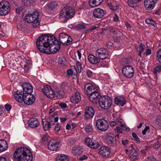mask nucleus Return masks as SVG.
Wrapping results in <instances>:
<instances>
[{"label":"nucleus","instance_id":"nucleus-1","mask_svg":"<svg viewBox=\"0 0 161 161\" xmlns=\"http://www.w3.org/2000/svg\"><path fill=\"white\" fill-rule=\"evenodd\" d=\"M36 44L41 52L48 54L57 52L60 47L55 36L49 34L42 35L40 36L37 39Z\"/></svg>","mask_w":161,"mask_h":161},{"label":"nucleus","instance_id":"nucleus-2","mask_svg":"<svg viewBox=\"0 0 161 161\" xmlns=\"http://www.w3.org/2000/svg\"><path fill=\"white\" fill-rule=\"evenodd\" d=\"M14 158L17 161H32V156L31 152L26 147L19 148L14 154Z\"/></svg>","mask_w":161,"mask_h":161},{"label":"nucleus","instance_id":"nucleus-3","mask_svg":"<svg viewBox=\"0 0 161 161\" xmlns=\"http://www.w3.org/2000/svg\"><path fill=\"white\" fill-rule=\"evenodd\" d=\"M39 13L37 11L32 13L28 12L26 13L24 18L25 21L28 23H32V25L34 28L37 27L39 24L38 19Z\"/></svg>","mask_w":161,"mask_h":161},{"label":"nucleus","instance_id":"nucleus-4","mask_svg":"<svg viewBox=\"0 0 161 161\" xmlns=\"http://www.w3.org/2000/svg\"><path fill=\"white\" fill-rule=\"evenodd\" d=\"M75 13L72 7L66 6L64 7L60 13L59 19L61 22H66L70 18H72Z\"/></svg>","mask_w":161,"mask_h":161},{"label":"nucleus","instance_id":"nucleus-5","mask_svg":"<svg viewBox=\"0 0 161 161\" xmlns=\"http://www.w3.org/2000/svg\"><path fill=\"white\" fill-rule=\"evenodd\" d=\"M98 103L102 108L107 109L111 106L112 101L109 97L105 96L100 97L98 99Z\"/></svg>","mask_w":161,"mask_h":161},{"label":"nucleus","instance_id":"nucleus-6","mask_svg":"<svg viewBox=\"0 0 161 161\" xmlns=\"http://www.w3.org/2000/svg\"><path fill=\"white\" fill-rule=\"evenodd\" d=\"M11 9L10 5L7 0L0 2V15H5L8 13Z\"/></svg>","mask_w":161,"mask_h":161},{"label":"nucleus","instance_id":"nucleus-7","mask_svg":"<svg viewBox=\"0 0 161 161\" xmlns=\"http://www.w3.org/2000/svg\"><path fill=\"white\" fill-rule=\"evenodd\" d=\"M95 124L98 129L102 131H106L109 128L108 123L106 120L103 119H97Z\"/></svg>","mask_w":161,"mask_h":161},{"label":"nucleus","instance_id":"nucleus-8","mask_svg":"<svg viewBox=\"0 0 161 161\" xmlns=\"http://www.w3.org/2000/svg\"><path fill=\"white\" fill-rule=\"evenodd\" d=\"M122 74L125 77L130 78L134 75V69L131 66L128 64L124 66L122 68Z\"/></svg>","mask_w":161,"mask_h":161},{"label":"nucleus","instance_id":"nucleus-9","mask_svg":"<svg viewBox=\"0 0 161 161\" xmlns=\"http://www.w3.org/2000/svg\"><path fill=\"white\" fill-rule=\"evenodd\" d=\"M59 40L60 42L64 46L70 45L72 41V38L64 33H62L59 34Z\"/></svg>","mask_w":161,"mask_h":161},{"label":"nucleus","instance_id":"nucleus-10","mask_svg":"<svg viewBox=\"0 0 161 161\" xmlns=\"http://www.w3.org/2000/svg\"><path fill=\"white\" fill-rule=\"evenodd\" d=\"M95 55L99 59H104L108 57L109 53L106 49L100 48L96 50Z\"/></svg>","mask_w":161,"mask_h":161},{"label":"nucleus","instance_id":"nucleus-11","mask_svg":"<svg viewBox=\"0 0 161 161\" xmlns=\"http://www.w3.org/2000/svg\"><path fill=\"white\" fill-rule=\"evenodd\" d=\"M42 91L43 94L49 98L52 99L55 97V92L48 85L44 86L43 88L42 89Z\"/></svg>","mask_w":161,"mask_h":161},{"label":"nucleus","instance_id":"nucleus-12","mask_svg":"<svg viewBox=\"0 0 161 161\" xmlns=\"http://www.w3.org/2000/svg\"><path fill=\"white\" fill-rule=\"evenodd\" d=\"M85 143L88 147L93 149L97 148L100 146L98 142L92 138H89L85 139Z\"/></svg>","mask_w":161,"mask_h":161},{"label":"nucleus","instance_id":"nucleus-13","mask_svg":"<svg viewBox=\"0 0 161 161\" xmlns=\"http://www.w3.org/2000/svg\"><path fill=\"white\" fill-rule=\"evenodd\" d=\"M105 141L108 144L112 147H114L116 145V137L112 133H109L107 135Z\"/></svg>","mask_w":161,"mask_h":161},{"label":"nucleus","instance_id":"nucleus-14","mask_svg":"<svg viewBox=\"0 0 161 161\" xmlns=\"http://www.w3.org/2000/svg\"><path fill=\"white\" fill-rule=\"evenodd\" d=\"M94 109L91 107H87L85 109L84 117L87 120L92 118L95 114Z\"/></svg>","mask_w":161,"mask_h":161},{"label":"nucleus","instance_id":"nucleus-15","mask_svg":"<svg viewBox=\"0 0 161 161\" xmlns=\"http://www.w3.org/2000/svg\"><path fill=\"white\" fill-rule=\"evenodd\" d=\"M110 149L106 146L101 147L99 149L98 154L101 156L105 157L108 156L110 154Z\"/></svg>","mask_w":161,"mask_h":161},{"label":"nucleus","instance_id":"nucleus-16","mask_svg":"<svg viewBox=\"0 0 161 161\" xmlns=\"http://www.w3.org/2000/svg\"><path fill=\"white\" fill-rule=\"evenodd\" d=\"M60 143L54 140H51L48 142V147L51 150H57L60 147Z\"/></svg>","mask_w":161,"mask_h":161},{"label":"nucleus","instance_id":"nucleus-17","mask_svg":"<svg viewBox=\"0 0 161 161\" xmlns=\"http://www.w3.org/2000/svg\"><path fill=\"white\" fill-rule=\"evenodd\" d=\"M24 98V102L27 105H30L31 104L35 101V97L34 95L31 94V93L27 94H25Z\"/></svg>","mask_w":161,"mask_h":161},{"label":"nucleus","instance_id":"nucleus-18","mask_svg":"<svg viewBox=\"0 0 161 161\" xmlns=\"http://www.w3.org/2000/svg\"><path fill=\"white\" fill-rule=\"evenodd\" d=\"M85 92L87 95L97 92V89L91 83L86 84L84 86Z\"/></svg>","mask_w":161,"mask_h":161},{"label":"nucleus","instance_id":"nucleus-19","mask_svg":"<svg viewBox=\"0 0 161 161\" xmlns=\"http://www.w3.org/2000/svg\"><path fill=\"white\" fill-rule=\"evenodd\" d=\"M89 100L93 103H97L98 99L100 97L99 93L98 92L97 90V92L91 93L88 95Z\"/></svg>","mask_w":161,"mask_h":161},{"label":"nucleus","instance_id":"nucleus-20","mask_svg":"<svg viewBox=\"0 0 161 161\" xmlns=\"http://www.w3.org/2000/svg\"><path fill=\"white\" fill-rule=\"evenodd\" d=\"M157 0H145L144 4L145 8L148 10H152Z\"/></svg>","mask_w":161,"mask_h":161},{"label":"nucleus","instance_id":"nucleus-21","mask_svg":"<svg viewBox=\"0 0 161 161\" xmlns=\"http://www.w3.org/2000/svg\"><path fill=\"white\" fill-rule=\"evenodd\" d=\"M28 124L29 126L32 128H36L40 125L38 120L36 118H31L28 121Z\"/></svg>","mask_w":161,"mask_h":161},{"label":"nucleus","instance_id":"nucleus-22","mask_svg":"<svg viewBox=\"0 0 161 161\" xmlns=\"http://www.w3.org/2000/svg\"><path fill=\"white\" fill-rule=\"evenodd\" d=\"M22 87L26 94H31L33 92V88L31 84L28 83L26 82L23 83Z\"/></svg>","mask_w":161,"mask_h":161},{"label":"nucleus","instance_id":"nucleus-23","mask_svg":"<svg viewBox=\"0 0 161 161\" xmlns=\"http://www.w3.org/2000/svg\"><path fill=\"white\" fill-rule=\"evenodd\" d=\"M104 14V10L100 8L95 9L93 12L94 16L97 18L100 19L102 18Z\"/></svg>","mask_w":161,"mask_h":161},{"label":"nucleus","instance_id":"nucleus-24","mask_svg":"<svg viewBox=\"0 0 161 161\" xmlns=\"http://www.w3.org/2000/svg\"><path fill=\"white\" fill-rule=\"evenodd\" d=\"M129 157L131 161H134L138 159L139 156V152L135 149L130 150Z\"/></svg>","mask_w":161,"mask_h":161},{"label":"nucleus","instance_id":"nucleus-25","mask_svg":"<svg viewBox=\"0 0 161 161\" xmlns=\"http://www.w3.org/2000/svg\"><path fill=\"white\" fill-rule=\"evenodd\" d=\"M114 102L117 105L123 106L126 103V99L123 96H117L114 99Z\"/></svg>","mask_w":161,"mask_h":161},{"label":"nucleus","instance_id":"nucleus-26","mask_svg":"<svg viewBox=\"0 0 161 161\" xmlns=\"http://www.w3.org/2000/svg\"><path fill=\"white\" fill-rule=\"evenodd\" d=\"M25 94L22 92L17 91L14 95V97L16 100L19 102H22L24 101Z\"/></svg>","mask_w":161,"mask_h":161},{"label":"nucleus","instance_id":"nucleus-27","mask_svg":"<svg viewBox=\"0 0 161 161\" xmlns=\"http://www.w3.org/2000/svg\"><path fill=\"white\" fill-rule=\"evenodd\" d=\"M81 98L80 94L79 92H76L70 98L71 102L74 104L78 103L81 100Z\"/></svg>","mask_w":161,"mask_h":161},{"label":"nucleus","instance_id":"nucleus-28","mask_svg":"<svg viewBox=\"0 0 161 161\" xmlns=\"http://www.w3.org/2000/svg\"><path fill=\"white\" fill-rule=\"evenodd\" d=\"M88 59L92 64H96L100 62V59L96 56L90 54L88 56Z\"/></svg>","mask_w":161,"mask_h":161},{"label":"nucleus","instance_id":"nucleus-29","mask_svg":"<svg viewBox=\"0 0 161 161\" xmlns=\"http://www.w3.org/2000/svg\"><path fill=\"white\" fill-rule=\"evenodd\" d=\"M82 149L78 146H75L73 147L72 153L75 155H79L82 154Z\"/></svg>","mask_w":161,"mask_h":161},{"label":"nucleus","instance_id":"nucleus-30","mask_svg":"<svg viewBox=\"0 0 161 161\" xmlns=\"http://www.w3.org/2000/svg\"><path fill=\"white\" fill-rule=\"evenodd\" d=\"M103 1V0H90L89 3L91 7L93 8L100 5Z\"/></svg>","mask_w":161,"mask_h":161},{"label":"nucleus","instance_id":"nucleus-31","mask_svg":"<svg viewBox=\"0 0 161 161\" xmlns=\"http://www.w3.org/2000/svg\"><path fill=\"white\" fill-rule=\"evenodd\" d=\"M8 148V144L4 140H0V153L5 151Z\"/></svg>","mask_w":161,"mask_h":161},{"label":"nucleus","instance_id":"nucleus-32","mask_svg":"<svg viewBox=\"0 0 161 161\" xmlns=\"http://www.w3.org/2000/svg\"><path fill=\"white\" fill-rule=\"evenodd\" d=\"M67 155L64 154L58 155L56 158V161H68Z\"/></svg>","mask_w":161,"mask_h":161},{"label":"nucleus","instance_id":"nucleus-33","mask_svg":"<svg viewBox=\"0 0 161 161\" xmlns=\"http://www.w3.org/2000/svg\"><path fill=\"white\" fill-rule=\"evenodd\" d=\"M48 8L51 10L56 8L58 6L57 2L55 1H53L49 2L47 4Z\"/></svg>","mask_w":161,"mask_h":161},{"label":"nucleus","instance_id":"nucleus-34","mask_svg":"<svg viewBox=\"0 0 161 161\" xmlns=\"http://www.w3.org/2000/svg\"><path fill=\"white\" fill-rule=\"evenodd\" d=\"M142 0H127L128 5L130 7L134 8L138 3L141 2Z\"/></svg>","mask_w":161,"mask_h":161},{"label":"nucleus","instance_id":"nucleus-35","mask_svg":"<svg viewBox=\"0 0 161 161\" xmlns=\"http://www.w3.org/2000/svg\"><path fill=\"white\" fill-rule=\"evenodd\" d=\"M116 121L117 122V124L118 125H120L123 130H127V127L122 119L118 118L116 119Z\"/></svg>","mask_w":161,"mask_h":161},{"label":"nucleus","instance_id":"nucleus-36","mask_svg":"<svg viewBox=\"0 0 161 161\" xmlns=\"http://www.w3.org/2000/svg\"><path fill=\"white\" fill-rule=\"evenodd\" d=\"M64 93L63 91L58 90L55 92V96L58 99H60L64 97Z\"/></svg>","mask_w":161,"mask_h":161},{"label":"nucleus","instance_id":"nucleus-37","mask_svg":"<svg viewBox=\"0 0 161 161\" xmlns=\"http://www.w3.org/2000/svg\"><path fill=\"white\" fill-rule=\"evenodd\" d=\"M32 67V63L30 60L27 61L26 64L24 65V70L26 72H28L30 69Z\"/></svg>","mask_w":161,"mask_h":161},{"label":"nucleus","instance_id":"nucleus-38","mask_svg":"<svg viewBox=\"0 0 161 161\" xmlns=\"http://www.w3.org/2000/svg\"><path fill=\"white\" fill-rule=\"evenodd\" d=\"M108 5L111 9L114 11L117 10L119 8V6L116 3H108Z\"/></svg>","mask_w":161,"mask_h":161},{"label":"nucleus","instance_id":"nucleus-39","mask_svg":"<svg viewBox=\"0 0 161 161\" xmlns=\"http://www.w3.org/2000/svg\"><path fill=\"white\" fill-rule=\"evenodd\" d=\"M145 22L146 24H150L153 26L155 27L156 25V23L153 19L151 18H147L145 20Z\"/></svg>","mask_w":161,"mask_h":161},{"label":"nucleus","instance_id":"nucleus-40","mask_svg":"<svg viewBox=\"0 0 161 161\" xmlns=\"http://www.w3.org/2000/svg\"><path fill=\"white\" fill-rule=\"evenodd\" d=\"M58 119V118L56 116V115L55 114L50 115L48 116V121H54L55 122H57Z\"/></svg>","mask_w":161,"mask_h":161},{"label":"nucleus","instance_id":"nucleus-41","mask_svg":"<svg viewBox=\"0 0 161 161\" xmlns=\"http://www.w3.org/2000/svg\"><path fill=\"white\" fill-rule=\"evenodd\" d=\"M157 139V141L153 145V147L155 148H159L161 145V136H159Z\"/></svg>","mask_w":161,"mask_h":161},{"label":"nucleus","instance_id":"nucleus-42","mask_svg":"<svg viewBox=\"0 0 161 161\" xmlns=\"http://www.w3.org/2000/svg\"><path fill=\"white\" fill-rule=\"evenodd\" d=\"M153 72L156 75L161 74V65H158L154 68Z\"/></svg>","mask_w":161,"mask_h":161},{"label":"nucleus","instance_id":"nucleus-43","mask_svg":"<svg viewBox=\"0 0 161 161\" xmlns=\"http://www.w3.org/2000/svg\"><path fill=\"white\" fill-rule=\"evenodd\" d=\"M59 64L61 66H64L66 63V60L65 58L64 57H60L58 60Z\"/></svg>","mask_w":161,"mask_h":161},{"label":"nucleus","instance_id":"nucleus-44","mask_svg":"<svg viewBox=\"0 0 161 161\" xmlns=\"http://www.w3.org/2000/svg\"><path fill=\"white\" fill-rule=\"evenodd\" d=\"M76 142L75 140L73 138H68L67 143L68 145L71 146L74 144Z\"/></svg>","mask_w":161,"mask_h":161},{"label":"nucleus","instance_id":"nucleus-45","mask_svg":"<svg viewBox=\"0 0 161 161\" xmlns=\"http://www.w3.org/2000/svg\"><path fill=\"white\" fill-rule=\"evenodd\" d=\"M75 28L78 30L80 31H83L86 28V26L83 24H79L76 25Z\"/></svg>","mask_w":161,"mask_h":161},{"label":"nucleus","instance_id":"nucleus-46","mask_svg":"<svg viewBox=\"0 0 161 161\" xmlns=\"http://www.w3.org/2000/svg\"><path fill=\"white\" fill-rule=\"evenodd\" d=\"M130 62L128 58H123L120 61V63L121 65L124 66L128 64Z\"/></svg>","mask_w":161,"mask_h":161},{"label":"nucleus","instance_id":"nucleus-47","mask_svg":"<svg viewBox=\"0 0 161 161\" xmlns=\"http://www.w3.org/2000/svg\"><path fill=\"white\" fill-rule=\"evenodd\" d=\"M43 129L45 131L47 130L50 128V125L48 121L45 122H43Z\"/></svg>","mask_w":161,"mask_h":161},{"label":"nucleus","instance_id":"nucleus-48","mask_svg":"<svg viewBox=\"0 0 161 161\" xmlns=\"http://www.w3.org/2000/svg\"><path fill=\"white\" fill-rule=\"evenodd\" d=\"M85 130L87 133H90L92 131L93 128L92 125H89L85 128Z\"/></svg>","mask_w":161,"mask_h":161},{"label":"nucleus","instance_id":"nucleus-49","mask_svg":"<svg viewBox=\"0 0 161 161\" xmlns=\"http://www.w3.org/2000/svg\"><path fill=\"white\" fill-rule=\"evenodd\" d=\"M156 54L158 59L159 62L161 63V49L157 52Z\"/></svg>","mask_w":161,"mask_h":161},{"label":"nucleus","instance_id":"nucleus-50","mask_svg":"<svg viewBox=\"0 0 161 161\" xmlns=\"http://www.w3.org/2000/svg\"><path fill=\"white\" fill-rule=\"evenodd\" d=\"M25 5H27L31 3L35 2V0H21Z\"/></svg>","mask_w":161,"mask_h":161},{"label":"nucleus","instance_id":"nucleus-51","mask_svg":"<svg viewBox=\"0 0 161 161\" xmlns=\"http://www.w3.org/2000/svg\"><path fill=\"white\" fill-rule=\"evenodd\" d=\"M132 136L137 143H139L140 142V139L135 133H132Z\"/></svg>","mask_w":161,"mask_h":161},{"label":"nucleus","instance_id":"nucleus-52","mask_svg":"<svg viewBox=\"0 0 161 161\" xmlns=\"http://www.w3.org/2000/svg\"><path fill=\"white\" fill-rule=\"evenodd\" d=\"M129 140L123 138L121 141V142L125 146L127 147L128 145Z\"/></svg>","mask_w":161,"mask_h":161},{"label":"nucleus","instance_id":"nucleus-53","mask_svg":"<svg viewBox=\"0 0 161 161\" xmlns=\"http://www.w3.org/2000/svg\"><path fill=\"white\" fill-rule=\"evenodd\" d=\"M76 65L78 69L79 72H80L81 71V65L79 61H78L76 63Z\"/></svg>","mask_w":161,"mask_h":161},{"label":"nucleus","instance_id":"nucleus-54","mask_svg":"<svg viewBox=\"0 0 161 161\" xmlns=\"http://www.w3.org/2000/svg\"><path fill=\"white\" fill-rule=\"evenodd\" d=\"M139 48L140 49L138 51H143L145 49V46L142 43H141L139 46Z\"/></svg>","mask_w":161,"mask_h":161},{"label":"nucleus","instance_id":"nucleus-55","mask_svg":"<svg viewBox=\"0 0 161 161\" xmlns=\"http://www.w3.org/2000/svg\"><path fill=\"white\" fill-rule=\"evenodd\" d=\"M54 130L56 131H58L60 130V125L59 123H57L55 126Z\"/></svg>","mask_w":161,"mask_h":161},{"label":"nucleus","instance_id":"nucleus-56","mask_svg":"<svg viewBox=\"0 0 161 161\" xmlns=\"http://www.w3.org/2000/svg\"><path fill=\"white\" fill-rule=\"evenodd\" d=\"M151 50L150 49H147L146 50V52L144 53V55H146V56L150 55L151 53Z\"/></svg>","mask_w":161,"mask_h":161},{"label":"nucleus","instance_id":"nucleus-57","mask_svg":"<svg viewBox=\"0 0 161 161\" xmlns=\"http://www.w3.org/2000/svg\"><path fill=\"white\" fill-rule=\"evenodd\" d=\"M93 75V72L92 71L90 70H87V76L89 77H91V76H92Z\"/></svg>","mask_w":161,"mask_h":161},{"label":"nucleus","instance_id":"nucleus-58","mask_svg":"<svg viewBox=\"0 0 161 161\" xmlns=\"http://www.w3.org/2000/svg\"><path fill=\"white\" fill-rule=\"evenodd\" d=\"M5 110L4 108L0 107V115L5 114Z\"/></svg>","mask_w":161,"mask_h":161},{"label":"nucleus","instance_id":"nucleus-59","mask_svg":"<svg viewBox=\"0 0 161 161\" xmlns=\"http://www.w3.org/2000/svg\"><path fill=\"white\" fill-rule=\"evenodd\" d=\"M107 45L108 48H111L113 47V44L112 42H108L107 44Z\"/></svg>","mask_w":161,"mask_h":161},{"label":"nucleus","instance_id":"nucleus-60","mask_svg":"<svg viewBox=\"0 0 161 161\" xmlns=\"http://www.w3.org/2000/svg\"><path fill=\"white\" fill-rule=\"evenodd\" d=\"M5 107L6 110L9 111L11 108V106L10 104H6Z\"/></svg>","mask_w":161,"mask_h":161},{"label":"nucleus","instance_id":"nucleus-61","mask_svg":"<svg viewBox=\"0 0 161 161\" xmlns=\"http://www.w3.org/2000/svg\"><path fill=\"white\" fill-rule=\"evenodd\" d=\"M149 130V128L148 126H146V128L144 129V130L142 131V134L143 135H144L146 134V132L148 130Z\"/></svg>","mask_w":161,"mask_h":161},{"label":"nucleus","instance_id":"nucleus-62","mask_svg":"<svg viewBox=\"0 0 161 161\" xmlns=\"http://www.w3.org/2000/svg\"><path fill=\"white\" fill-rule=\"evenodd\" d=\"M116 130L118 133H122V129H121L120 127L118 126L116 127Z\"/></svg>","mask_w":161,"mask_h":161},{"label":"nucleus","instance_id":"nucleus-63","mask_svg":"<svg viewBox=\"0 0 161 161\" xmlns=\"http://www.w3.org/2000/svg\"><path fill=\"white\" fill-rule=\"evenodd\" d=\"M50 125V128L52 127V126H54L55 125V121H47Z\"/></svg>","mask_w":161,"mask_h":161},{"label":"nucleus","instance_id":"nucleus-64","mask_svg":"<svg viewBox=\"0 0 161 161\" xmlns=\"http://www.w3.org/2000/svg\"><path fill=\"white\" fill-rule=\"evenodd\" d=\"M87 158V157L86 155H84L81 157H80L79 158L80 160L82 161L86 159Z\"/></svg>","mask_w":161,"mask_h":161}]
</instances>
